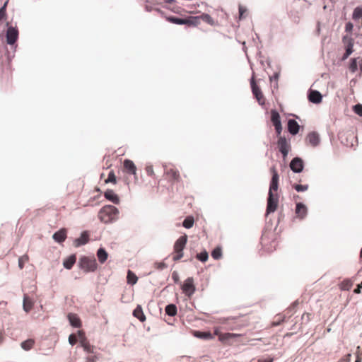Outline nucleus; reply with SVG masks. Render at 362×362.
Returning a JSON list of instances; mask_svg holds the SVG:
<instances>
[{
    "label": "nucleus",
    "mask_w": 362,
    "mask_h": 362,
    "mask_svg": "<svg viewBox=\"0 0 362 362\" xmlns=\"http://www.w3.org/2000/svg\"><path fill=\"white\" fill-rule=\"evenodd\" d=\"M270 171L272 177L267 199V214L274 212L277 209L279 204V196L277 194L279 179V174L274 167L271 168Z\"/></svg>",
    "instance_id": "f257e3e1"
},
{
    "label": "nucleus",
    "mask_w": 362,
    "mask_h": 362,
    "mask_svg": "<svg viewBox=\"0 0 362 362\" xmlns=\"http://www.w3.org/2000/svg\"><path fill=\"white\" fill-rule=\"evenodd\" d=\"M118 216L119 210L112 205H105L98 212V218L105 223L116 221Z\"/></svg>",
    "instance_id": "f03ea898"
},
{
    "label": "nucleus",
    "mask_w": 362,
    "mask_h": 362,
    "mask_svg": "<svg viewBox=\"0 0 362 362\" xmlns=\"http://www.w3.org/2000/svg\"><path fill=\"white\" fill-rule=\"evenodd\" d=\"M187 242V235L180 236L175 243L172 258L174 261H178L183 257V250Z\"/></svg>",
    "instance_id": "7ed1b4c3"
},
{
    "label": "nucleus",
    "mask_w": 362,
    "mask_h": 362,
    "mask_svg": "<svg viewBox=\"0 0 362 362\" xmlns=\"http://www.w3.org/2000/svg\"><path fill=\"white\" fill-rule=\"evenodd\" d=\"M214 334L218 337V340L225 344L231 346L233 344L232 339L242 337L241 334L236 333H223L221 332V327H215L214 329Z\"/></svg>",
    "instance_id": "20e7f679"
},
{
    "label": "nucleus",
    "mask_w": 362,
    "mask_h": 362,
    "mask_svg": "<svg viewBox=\"0 0 362 362\" xmlns=\"http://www.w3.org/2000/svg\"><path fill=\"white\" fill-rule=\"evenodd\" d=\"M79 267L85 272H94L97 269L98 264L94 257H82L79 259Z\"/></svg>",
    "instance_id": "39448f33"
},
{
    "label": "nucleus",
    "mask_w": 362,
    "mask_h": 362,
    "mask_svg": "<svg viewBox=\"0 0 362 362\" xmlns=\"http://www.w3.org/2000/svg\"><path fill=\"white\" fill-rule=\"evenodd\" d=\"M238 317H229L227 318L219 319V322L222 325H226V329L230 330L239 329L248 324H241L238 321Z\"/></svg>",
    "instance_id": "423d86ee"
},
{
    "label": "nucleus",
    "mask_w": 362,
    "mask_h": 362,
    "mask_svg": "<svg viewBox=\"0 0 362 362\" xmlns=\"http://www.w3.org/2000/svg\"><path fill=\"white\" fill-rule=\"evenodd\" d=\"M250 85H251L252 93L255 95V98L257 99L258 103L260 105H264L265 98H264L263 93H262L259 87L256 84L254 76H252L251 78Z\"/></svg>",
    "instance_id": "0eeeda50"
},
{
    "label": "nucleus",
    "mask_w": 362,
    "mask_h": 362,
    "mask_svg": "<svg viewBox=\"0 0 362 362\" xmlns=\"http://www.w3.org/2000/svg\"><path fill=\"white\" fill-rule=\"evenodd\" d=\"M182 290L185 296L190 298L195 292V286L192 277L187 278L182 286Z\"/></svg>",
    "instance_id": "6e6552de"
},
{
    "label": "nucleus",
    "mask_w": 362,
    "mask_h": 362,
    "mask_svg": "<svg viewBox=\"0 0 362 362\" xmlns=\"http://www.w3.org/2000/svg\"><path fill=\"white\" fill-rule=\"evenodd\" d=\"M277 146L283 157L286 158L291 150V145L289 142L285 137L280 136L277 141Z\"/></svg>",
    "instance_id": "1a4fd4ad"
},
{
    "label": "nucleus",
    "mask_w": 362,
    "mask_h": 362,
    "mask_svg": "<svg viewBox=\"0 0 362 362\" xmlns=\"http://www.w3.org/2000/svg\"><path fill=\"white\" fill-rule=\"evenodd\" d=\"M271 121L275 127L277 135H280L282 131V126L279 112L275 110H271Z\"/></svg>",
    "instance_id": "9d476101"
},
{
    "label": "nucleus",
    "mask_w": 362,
    "mask_h": 362,
    "mask_svg": "<svg viewBox=\"0 0 362 362\" xmlns=\"http://www.w3.org/2000/svg\"><path fill=\"white\" fill-rule=\"evenodd\" d=\"M18 37V31L13 27H9L6 32V42L9 45H13Z\"/></svg>",
    "instance_id": "9b49d317"
},
{
    "label": "nucleus",
    "mask_w": 362,
    "mask_h": 362,
    "mask_svg": "<svg viewBox=\"0 0 362 362\" xmlns=\"http://www.w3.org/2000/svg\"><path fill=\"white\" fill-rule=\"evenodd\" d=\"M124 169L128 174L134 175L135 180H137L136 167L134 162L131 160L126 159L124 160Z\"/></svg>",
    "instance_id": "f8f14e48"
},
{
    "label": "nucleus",
    "mask_w": 362,
    "mask_h": 362,
    "mask_svg": "<svg viewBox=\"0 0 362 362\" xmlns=\"http://www.w3.org/2000/svg\"><path fill=\"white\" fill-rule=\"evenodd\" d=\"M343 42L346 45V52L343 56V59H346L353 52L354 40L348 36L343 37Z\"/></svg>",
    "instance_id": "ddd939ff"
},
{
    "label": "nucleus",
    "mask_w": 362,
    "mask_h": 362,
    "mask_svg": "<svg viewBox=\"0 0 362 362\" xmlns=\"http://www.w3.org/2000/svg\"><path fill=\"white\" fill-rule=\"evenodd\" d=\"M165 174L167 179L170 181L179 182L180 180L179 171L175 168H170L165 169Z\"/></svg>",
    "instance_id": "4468645a"
},
{
    "label": "nucleus",
    "mask_w": 362,
    "mask_h": 362,
    "mask_svg": "<svg viewBox=\"0 0 362 362\" xmlns=\"http://www.w3.org/2000/svg\"><path fill=\"white\" fill-rule=\"evenodd\" d=\"M291 169L295 173H300L303 169V161L300 158H294L290 163Z\"/></svg>",
    "instance_id": "2eb2a0df"
},
{
    "label": "nucleus",
    "mask_w": 362,
    "mask_h": 362,
    "mask_svg": "<svg viewBox=\"0 0 362 362\" xmlns=\"http://www.w3.org/2000/svg\"><path fill=\"white\" fill-rule=\"evenodd\" d=\"M89 241V234L87 231H83L78 238H76L74 241V245L76 247H78L88 243Z\"/></svg>",
    "instance_id": "dca6fc26"
},
{
    "label": "nucleus",
    "mask_w": 362,
    "mask_h": 362,
    "mask_svg": "<svg viewBox=\"0 0 362 362\" xmlns=\"http://www.w3.org/2000/svg\"><path fill=\"white\" fill-rule=\"evenodd\" d=\"M308 209L305 204L302 203H297L296 206L295 213L298 218L303 219L307 215Z\"/></svg>",
    "instance_id": "f3484780"
},
{
    "label": "nucleus",
    "mask_w": 362,
    "mask_h": 362,
    "mask_svg": "<svg viewBox=\"0 0 362 362\" xmlns=\"http://www.w3.org/2000/svg\"><path fill=\"white\" fill-rule=\"evenodd\" d=\"M307 140H308V143L314 147L317 146L320 144V136L315 132L309 133L307 136Z\"/></svg>",
    "instance_id": "a211bd4d"
},
{
    "label": "nucleus",
    "mask_w": 362,
    "mask_h": 362,
    "mask_svg": "<svg viewBox=\"0 0 362 362\" xmlns=\"http://www.w3.org/2000/svg\"><path fill=\"white\" fill-rule=\"evenodd\" d=\"M104 197L109 201L112 202L115 204L119 203V198L112 189H107L104 193Z\"/></svg>",
    "instance_id": "6ab92c4d"
},
{
    "label": "nucleus",
    "mask_w": 362,
    "mask_h": 362,
    "mask_svg": "<svg viewBox=\"0 0 362 362\" xmlns=\"http://www.w3.org/2000/svg\"><path fill=\"white\" fill-rule=\"evenodd\" d=\"M66 238V230L64 228L60 229L53 235V239L58 243L64 242Z\"/></svg>",
    "instance_id": "aec40b11"
},
{
    "label": "nucleus",
    "mask_w": 362,
    "mask_h": 362,
    "mask_svg": "<svg viewBox=\"0 0 362 362\" xmlns=\"http://www.w3.org/2000/svg\"><path fill=\"white\" fill-rule=\"evenodd\" d=\"M288 130L293 134L296 135L299 131V124L294 119H289L288 122Z\"/></svg>",
    "instance_id": "412c9836"
},
{
    "label": "nucleus",
    "mask_w": 362,
    "mask_h": 362,
    "mask_svg": "<svg viewBox=\"0 0 362 362\" xmlns=\"http://www.w3.org/2000/svg\"><path fill=\"white\" fill-rule=\"evenodd\" d=\"M309 100L313 103H320L322 101V95L317 90H311L308 95Z\"/></svg>",
    "instance_id": "4be33fe9"
},
{
    "label": "nucleus",
    "mask_w": 362,
    "mask_h": 362,
    "mask_svg": "<svg viewBox=\"0 0 362 362\" xmlns=\"http://www.w3.org/2000/svg\"><path fill=\"white\" fill-rule=\"evenodd\" d=\"M68 319L73 327H80L81 326V322L76 314L69 313Z\"/></svg>",
    "instance_id": "5701e85b"
},
{
    "label": "nucleus",
    "mask_w": 362,
    "mask_h": 362,
    "mask_svg": "<svg viewBox=\"0 0 362 362\" xmlns=\"http://www.w3.org/2000/svg\"><path fill=\"white\" fill-rule=\"evenodd\" d=\"M133 315L138 318L141 322L146 320V316L144 314L143 309L140 305H138L133 311Z\"/></svg>",
    "instance_id": "b1692460"
},
{
    "label": "nucleus",
    "mask_w": 362,
    "mask_h": 362,
    "mask_svg": "<svg viewBox=\"0 0 362 362\" xmlns=\"http://www.w3.org/2000/svg\"><path fill=\"white\" fill-rule=\"evenodd\" d=\"M76 260V255H73L64 259L63 262L64 267L67 269H71Z\"/></svg>",
    "instance_id": "393cba45"
},
{
    "label": "nucleus",
    "mask_w": 362,
    "mask_h": 362,
    "mask_svg": "<svg viewBox=\"0 0 362 362\" xmlns=\"http://www.w3.org/2000/svg\"><path fill=\"white\" fill-rule=\"evenodd\" d=\"M97 257L100 263L103 264L107 260L108 254L105 249L100 248L97 252Z\"/></svg>",
    "instance_id": "a878e982"
},
{
    "label": "nucleus",
    "mask_w": 362,
    "mask_h": 362,
    "mask_svg": "<svg viewBox=\"0 0 362 362\" xmlns=\"http://www.w3.org/2000/svg\"><path fill=\"white\" fill-rule=\"evenodd\" d=\"M81 345L85 351L88 353H93L94 346L90 344L86 338H83L81 340Z\"/></svg>",
    "instance_id": "bb28decb"
},
{
    "label": "nucleus",
    "mask_w": 362,
    "mask_h": 362,
    "mask_svg": "<svg viewBox=\"0 0 362 362\" xmlns=\"http://www.w3.org/2000/svg\"><path fill=\"white\" fill-rule=\"evenodd\" d=\"M33 306L32 300L26 295L23 298V309L25 312H29Z\"/></svg>",
    "instance_id": "cd10ccee"
},
{
    "label": "nucleus",
    "mask_w": 362,
    "mask_h": 362,
    "mask_svg": "<svg viewBox=\"0 0 362 362\" xmlns=\"http://www.w3.org/2000/svg\"><path fill=\"white\" fill-rule=\"evenodd\" d=\"M35 344V341L33 339H29L28 340H25L23 341L21 344V346L23 349L25 351L30 350Z\"/></svg>",
    "instance_id": "c85d7f7f"
},
{
    "label": "nucleus",
    "mask_w": 362,
    "mask_h": 362,
    "mask_svg": "<svg viewBox=\"0 0 362 362\" xmlns=\"http://www.w3.org/2000/svg\"><path fill=\"white\" fill-rule=\"evenodd\" d=\"M185 24L188 25L197 26L200 23V18L199 16H192L185 19Z\"/></svg>",
    "instance_id": "c756f323"
},
{
    "label": "nucleus",
    "mask_w": 362,
    "mask_h": 362,
    "mask_svg": "<svg viewBox=\"0 0 362 362\" xmlns=\"http://www.w3.org/2000/svg\"><path fill=\"white\" fill-rule=\"evenodd\" d=\"M200 21L202 20L205 23H208L210 25H215L216 22L211 17L210 15L207 13H202L199 16Z\"/></svg>",
    "instance_id": "7c9ffc66"
},
{
    "label": "nucleus",
    "mask_w": 362,
    "mask_h": 362,
    "mask_svg": "<svg viewBox=\"0 0 362 362\" xmlns=\"http://www.w3.org/2000/svg\"><path fill=\"white\" fill-rule=\"evenodd\" d=\"M194 335L204 339H212L214 338V335L209 332H196Z\"/></svg>",
    "instance_id": "2f4dec72"
},
{
    "label": "nucleus",
    "mask_w": 362,
    "mask_h": 362,
    "mask_svg": "<svg viewBox=\"0 0 362 362\" xmlns=\"http://www.w3.org/2000/svg\"><path fill=\"white\" fill-rule=\"evenodd\" d=\"M127 283L134 285L137 282L138 278L134 273L129 270L127 276Z\"/></svg>",
    "instance_id": "473e14b6"
},
{
    "label": "nucleus",
    "mask_w": 362,
    "mask_h": 362,
    "mask_svg": "<svg viewBox=\"0 0 362 362\" xmlns=\"http://www.w3.org/2000/svg\"><path fill=\"white\" fill-rule=\"evenodd\" d=\"M165 313L170 316H175L177 314V307L174 304H169L165 307Z\"/></svg>",
    "instance_id": "72a5a7b5"
},
{
    "label": "nucleus",
    "mask_w": 362,
    "mask_h": 362,
    "mask_svg": "<svg viewBox=\"0 0 362 362\" xmlns=\"http://www.w3.org/2000/svg\"><path fill=\"white\" fill-rule=\"evenodd\" d=\"M352 286H353V282L351 280L345 279L341 282L340 288L341 290L349 291V289H351Z\"/></svg>",
    "instance_id": "f704fd0d"
},
{
    "label": "nucleus",
    "mask_w": 362,
    "mask_h": 362,
    "mask_svg": "<svg viewBox=\"0 0 362 362\" xmlns=\"http://www.w3.org/2000/svg\"><path fill=\"white\" fill-rule=\"evenodd\" d=\"M194 218L192 216H187L185 218L182 223V226L186 228H191L194 225Z\"/></svg>",
    "instance_id": "c9c22d12"
},
{
    "label": "nucleus",
    "mask_w": 362,
    "mask_h": 362,
    "mask_svg": "<svg viewBox=\"0 0 362 362\" xmlns=\"http://www.w3.org/2000/svg\"><path fill=\"white\" fill-rule=\"evenodd\" d=\"M105 183L111 182L114 185L117 183V177L115 175V173L113 170H110L108 174V177L106 180H105Z\"/></svg>",
    "instance_id": "e433bc0d"
},
{
    "label": "nucleus",
    "mask_w": 362,
    "mask_h": 362,
    "mask_svg": "<svg viewBox=\"0 0 362 362\" xmlns=\"http://www.w3.org/2000/svg\"><path fill=\"white\" fill-rule=\"evenodd\" d=\"M168 21L170 23L178 24V25H185L187 22L185 21V19L183 18H179L177 17H168Z\"/></svg>",
    "instance_id": "4c0bfd02"
},
{
    "label": "nucleus",
    "mask_w": 362,
    "mask_h": 362,
    "mask_svg": "<svg viewBox=\"0 0 362 362\" xmlns=\"http://www.w3.org/2000/svg\"><path fill=\"white\" fill-rule=\"evenodd\" d=\"M221 256H222L221 248L219 247L214 248L211 252V257L214 259H219L221 257Z\"/></svg>",
    "instance_id": "58836bf2"
},
{
    "label": "nucleus",
    "mask_w": 362,
    "mask_h": 362,
    "mask_svg": "<svg viewBox=\"0 0 362 362\" xmlns=\"http://www.w3.org/2000/svg\"><path fill=\"white\" fill-rule=\"evenodd\" d=\"M29 260V257L28 255H24L19 257L18 259V267L21 269L24 267V264L28 262Z\"/></svg>",
    "instance_id": "ea45409f"
},
{
    "label": "nucleus",
    "mask_w": 362,
    "mask_h": 362,
    "mask_svg": "<svg viewBox=\"0 0 362 362\" xmlns=\"http://www.w3.org/2000/svg\"><path fill=\"white\" fill-rule=\"evenodd\" d=\"M209 255L206 251L202 252L197 255V258L201 262H206L208 259Z\"/></svg>",
    "instance_id": "a19ab883"
},
{
    "label": "nucleus",
    "mask_w": 362,
    "mask_h": 362,
    "mask_svg": "<svg viewBox=\"0 0 362 362\" xmlns=\"http://www.w3.org/2000/svg\"><path fill=\"white\" fill-rule=\"evenodd\" d=\"M362 17V8L357 7L354 9L353 13V18L358 19Z\"/></svg>",
    "instance_id": "79ce46f5"
},
{
    "label": "nucleus",
    "mask_w": 362,
    "mask_h": 362,
    "mask_svg": "<svg viewBox=\"0 0 362 362\" xmlns=\"http://www.w3.org/2000/svg\"><path fill=\"white\" fill-rule=\"evenodd\" d=\"M284 320H285V316L284 315H278L276 316V320H275V321H274L272 322V326H278L281 322H284Z\"/></svg>",
    "instance_id": "37998d69"
},
{
    "label": "nucleus",
    "mask_w": 362,
    "mask_h": 362,
    "mask_svg": "<svg viewBox=\"0 0 362 362\" xmlns=\"http://www.w3.org/2000/svg\"><path fill=\"white\" fill-rule=\"evenodd\" d=\"M358 69L356 59H352L349 65V70L354 73Z\"/></svg>",
    "instance_id": "c03bdc74"
},
{
    "label": "nucleus",
    "mask_w": 362,
    "mask_h": 362,
    "mask_svg": "<svg viewBox=\"0 0 362 362\" xmlns=\"http://www.w3.org/2000/svg\"><path fill=\"white\" fill-rule=\"evenodd\" d=\"M353 110L356 114L362 117V105L361 104H357L354 106Z\"/></svg>",
    "instance_id": "a18cd8bd"
},
{
    "label": "nucleus",
    "mask_w": 362,
    "mask_h": 362,
    "mask_svg": "<svg viewBox=\"0 0 362 362\" xmlns=\"http://www.w3.org/2000/svg\"><path fill=\"white\" fill-rule=\"evenodd\" d=\"M294 188L298 192H304L308 189V185H295Z\"/></svg>",
    "instance_id": "49530a36"
},
{
    "label": "nucleus",
    "mask_w": 362,
    "mask_h": 362,
    "mask_svg": "<svg viewBox=\"0 0 362 362\" xmlns=\"http://www.w3.org/2000/svg\"><path fill=\"white\" fill-rule=\"evenodd\" d=\"M7 2L4 4V5L0 8V20L1 21L6 17V8Z\"/></svg>",
    "instance_id": "de8ad7c7"
},
{
    "label": "nucleus",
    "mask_w": 362,
    "mask_h": 362,
    "mask_svg": "<svg viewBox=\"0 0 362 362\" xmlns=\"http://www.w3.org/2000/svg\"><path fill=\"white\" fill-rule=\"evenodd\" d=\"M145 170L148 175L149 176H153L154 175V171L152 165H147L145 168Z\"/></svg>",
    "instance_id": "09e8293b"
},
{
    "label": "nucleus",
    "mask_w": 362,
    "mask_h": 362,
    "mask_svg": "<svg viewBox=\"0 0 362 362\" xmlns=\"http://www.w3.org/2000/svg\"><path fill=\"white\" fill-rule=\"evenodd\" d=\"M77 341V339H76V337L75 334H71L69 335V342L70 344H71L72 346L74 345Z\"/></svg>",
    "instance_id": "8fccbe9b"
},
{
    "label": "nucleus",
    "mask_w": 362,
    "mask_h": 362,
    "mask_svg": "<svg viewBox=\"0 0 362 362\" xmlns=\"http://www.w3.org/2000/svg\"><path fill=\"white\" fill-rule=\"evenodd\" d=\"M247 9L244 8L243 6H239V14H240V19H242L245 18V13H246Z\"/></svg>",
    "instance_id": "3c124183"
},
{
    "label": "nucleus",
    "mask_w": 362,
    "mask_h": 362,
    "mask_svg": "<svg viewBox=\"0 0 362 362\" xmlns=\"http://www.w3.org/2000/svg\"><path fill=\"white\" fill-rule=\"evenodd\" d=\"M351 355L348 354L342 357L338 362H350Z\"/></svg>",
    "instance_id": "603ef678"
},
{
    "label": "nucleus",
    "mask_w": 362,
    "mask_h": 362,
    "mask_svg": "<svg viewBox=\"0 0 362 362\" xmlns=\"http://www.w3.org/2000/svg\"><path fill=\"white\" fill-rule=\"evenodd\" d=\"M353 28H354L353 23H351V22H349L346 24L345 30H346V32L351 33L353 30Z\"/></svg>",
    "instance_id": "864d4df0"
},
{
    "label": "nucleus",
    "mask_w": 362,
    "mask_h": 362,
    "mask_svg": "<svg viewBox=\"0 0 362 362\" xmlns=\"http://www.w3.org/2000/svg\"><path fill=\"white\" fill-rule=\"evenodd\" d=\"M257 362H273V358L269 356L267 358H259Z\"/></svg>",
    "instance_id": "5fc2aeb1"
},
{
    "label": "nucleus",
    "mask_w": 362,
    "mask_h": 362,
    "mask_svg": "<svg viewBox=\"0 0 362 362\" xmlns=\"http://www.w3.org/2000/svg\"><path fill=\"white\" fill-rule=\"evenodd\" d=\"M362 288V286L361 284H358L357 287L354 289V292L356 294H359L361 293V289Z\"/></svg>",
    "instance_id": "6e6d98bb"
},
{
    "label": "nucleus",
    "mask_w": 362,
    "mask_h": 362,
    "mask_svg": "<svg viewBox=\"0 0 362 362\" xmlns=\"http://www.w3.org/2000/svg\"><path fill=\"white\" fill-rule=\"evenodd\" d=\"M96 357L95 356H88L87 358V362H95Z\"/></svg>",
    "instance_id": "4d7b16f0"
},
{
    "label": "nucleus",
    "mask_w": 362,
    "mask_h": 362,
    "mask_svg": "<svg viewBox=\"0 0 362 362\" xmlns=\"http://www.w3.org/2000/svg\"><path fill=\"white\" fill-rule=\"evenodd\" d=\"M78 337H80V341H81L83 338H86V337H84V334H83V331H78Z\"/></svg>",
    "instance_id": "13d9d810"
},
{
    "label": "nucleus",
    "mask_w": 362,
    "mask_h": 362,
    "mask_svg": "<svg viewBox=\"0 0 362 362\" xmlns=\"http://www.w3.org/2000/svg\"><path fill=\"white\" fill-rule=\"evenodd\" d=\"M4 341V333L2 331H0V344L3 342Z\"/></svg>",
    "instance_id": "bf43d9fd"
},
{
    "label": "nucleus",
    "mask_w": 362,
    "mask_h": 362,
    "mask_svg": "<svg viewBox=\"0 0 362 362\" xmlns=\"http://www.w3.org/2000/svg\"><path fill=\"white\" fill-rule=\"evenodd\" d=\"M355 362H361V358L358 355L356 356V359Z\"/></svg>",
    "instance_id": "052dcab7"
},
{
    "label": "nucleus",
    "mask_w": 362,
    "mask_h": 362,
    "mask_svg": "<svg viewBox=\"0 0 362 362\" xmlns=\"http://www.w3.org/2000/svg\"><path fill=\"white\" fill-rule=\"evenodd\" d=\"M173 278L174 279L175 281L177 282L178 281V277L177 276H175V274H173Z\"/></svg>",
    "instance_id": "680f3d73"
},
{
    "label": "nucleus",
    "mask_w": 362,
    "mask_h": 362,
    "mask_svg": "<svg viewBox=\"0 0 362 362\" xmlns=\"http://www.w3.org/2000/svg\"><path fill=\"white\" fill-rule=\"evenodd\" d=\"M165 267V264L161 263L160 266L158 267L159 269H163Z\"/></svg>",
    "instance_id": "e2e57ef3"
},
{
    "label": "nucleus",
    "mask_w": 362,
    "mask_h": 362,
    "mask_svg": "<svg viewBox=\"0 0 362 362\" xmlns=\"http://www.w3.org/2000/svg\"><path fill=\"white\" fill-rule=\"evenodd\" d=\"M359 66H360V69H361V71H362V59H361V61H360V64H359Z\"/></svg>",
    "instance_id": "0e129e2a"
},
{
    "label": "nucleus",
    "mask_w": 362,
    "mask_h": 362,
    "mask_svg": "<svg viewBox=\"0 0 362 362\" xmlns=\"http://www.w3.org/2000/svg\"><path fill=\"white\" fill-rule=\"evenodd\" d=\"M360 258L362 259V248H361V252H360Z\"/></svg>",
    "instance_id": "69168bd1"
},
{
    "label": "nucleus",
    "mask_w": 362,
    "mask_h": 362,
    "mask_svg": "<svg viewBox=\"0 0 362 362\" xmlns=\"http://www.w3.org/2000/svg\"><path fill=\"white\" fill-rule=\"evenodd\" d=\"M240 344H241L243 345H245L247 343H245V342H240Z\"/></svg>",
    "instance_id": "338daca9"
},
{
    "label": "nucleus",
    "mask_w": 362,
    "mask_h": 362,
    "mask_svg": "<svg viewBox=\"0 0 362 362\" xmlns=\"http://www.w3.org/2000/svg\"><path fill=\"white\" fill-rule=\"evenodd\" d=\"M254 339H250V340H247V342H250L251 341H253Z\"/></svg>",
    "instance_id": "774afa93"
}]
</instances>
